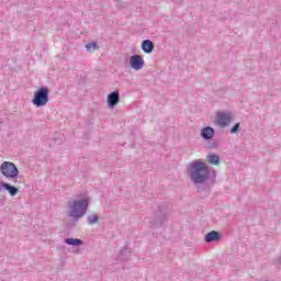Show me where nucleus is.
Returning a JSON list of instances; mask_svg holds the SVG:
<instances>
[{"mask_svg":"<svg viewBox=\"0 0 281 281\" xmlns=\"http://www.w3.org/2000/svg\"><path fill=\"white\" fill-rule=\"evenodd\" d=\"M1 190H7L9 192L10 196H16L19 194V188L15 186H12L8 182H0V192Z\"/></svg>","mask_w":281,"mask_h":281,"instance_id":"9","label":"nucleus"},{"mask_svg":"<svg viewBox=\"0 0 281 281\" xmlns=\"http://www.w3.org/2000/svg\"><path fill=\"white\" fill-rule=\"evenodd\" d=\"M144 65H145L144 57H142L140 55H132L130 57V66L135 71H139L140 69H144Z\"/></svg>","mask_w":281,"mask_h":281,"instance_id":"6","label":"nucleus"},{"mask_svg":"<svg viewBox=\"0 0 281 281\" xmlns=\"http://www.w3.org/2000/svg\"><path fill=\"white\" fill-rule=\"evenodd\" d=\"M168 221V207L166 205L158 206L150 221L151 227H161Z\"/></svg>","mask_w":281,"mask_h":281,"instance_id":"4","label":"nucleus"},{"mask_svg":"<svg viewBox=\"0 0 281 281\" xmlns=\"http://www.w3.org/2000/svg\"><path fill=\"white\" fill-rule=\"evenodd\" d=\"M206 161L211 164V166H218L221 164V156L216 154H209L206 156Z\"/></svg>","mask_w":281,"mask_h":281,"instance_id":"13","label":"nucleus"},{"mask_svg":"<svg viewBox=\"0 0 281 281\" xmlns=\"http://www.w3.org/2000/svg\"><path fill=\"white\" fill-rule=\"evenodd\" d=\"M277 265H281V256L276 259Z\"/></svg>","mask_w":281,"mask_h":281,"instance_id":"19","label":"nucleus"},{"mask_svg":"<svg viewBox=\"0 0 281 281\" xmlns=\"http://www.w3.org/2000/svg\"><path fill=\"white\" fill-rule=\"evenodd\" d=\"M47 102H49V88L41 87L34 92L32 104L41 109V106H47Z\"/></svg>","mask_w":281,"mask_h":281,"instance_id":"3","label":"nucleus"},{"mask_svg":"<svg viewBox=\"0 0 281 281\" xmlns=\"http://www.w3.org/2000/svg\"><path fill=\"white\" fill-rule=\"evenodd\" d=\"M207 148H210L211 150L214 148H218V143L216 140L210 142L207 144Z\"/></svg>","mask_w":281,"mask_h":281,"instance_id":"18","label":"nucleus"},{"mask_svg":"<svg viewBox=\"0 0 281 281\" xmlns=\"http://www.w3.org/2000/svg\"><path fill=\"white\" fill-rule=\"evenodd\" d=\"M86 49H87V52H95V49H98V43L91 42V43L87 44Z\"/></svg>","mask_w":281,"mask_h":281,"instance_id":"16","label":"nucleus"},{"mask_svg":"<svg viewBox=\"0 0 281 281\" xmlns=\"http://www.w3.org/2000/svg\"><path fill=\"white\" fill-rule=\"evenodd\" d=\"M216 120L220 126H222V128H225V126H229V122H232V114L225 112H217Z\"/></svg>","mask_w":281,"mask_h":281,"instance_id":"7","label":"nucleus"},{"mask_svg":"<svg viewBox=\"0 0 281 281\" xmlns=\"http://www.w3.org/2000/svg\"><path fill=\"white\" fill-rule=\"evenodd\" d=\"M120 102V90H115L108 94V106L109 109H115Z\"/></svg>","mask_w":281,"mask_h":281,"instance_id":"8","label":"nucleus"},{"mask_svg":"<svg viewBox=\"0 0 281 281\" xmlns=\"http://www.w3.org/2000/svg\"><path fill=\"white\" fill-rule=\"evenodd\" d=\"M87 221H88V225H95V223L100 221V217H98V215L95 214H90L88 215Z\"/></svg>","mask_w":281,"mask_h":281,"instance_id":"15","label":"nucleus"},{"mask_svg":"<svg viewBox=\"0 0 281 281\" xmlns=\"http://www.w3.org/2000/svg\"><path fill=\"white\" fill-rule=\"evenodd\" d=\"M240 128V123H236L232 128H231V134L235 135V133H238Z\"/></svg>","mask_w":281,"mask_h":281,"instance_id":"17","label":"nucleus"},{"mask_svg":"<svg viewBox=\"0 0 281 281\" xmlns=\"http://www.w3.org/2000/svg\"><path fill=\"white\" fill-rule=\"evenodd\" d=\"M201 137L202 139H213L214 138V130L212 126H206L204 128L201 130Z\"/></svg>","mask_w":281,"mask_h":281,"instance_id":"12","label":"nucleus"},{"mask_svg":"<svg viewBox=\"0 0 281 281\" xmlns=\"http://www.w3.org/2000/svg\"><path fill=\"white\" fill-rule=\"evenodd\" d=\"M0 172L7 179H16L19 177V168L14 162L4 161L0 166Z\"/></svg>","mask_w":281,"mask_h":281,"instance_id":"5","label":"nucleus"},{"mask_svg":"<svg viewBox=\"0 0 281 281\" xmlns=\"http://www.w3.org/2000/svg\"><path fill=\"white\" fill-rule=\"evenodd\" d=\"M144 54H153V50L155 49V44L150 40H144L140 45Z\"/></svg>","mask_w":281,"mask_h":281,"instance_id":"10","label":"nucleus"},{"mask_svg":"<svg viewBox=\"0 0 281 281\" xmlns=\"http://www.w3.org/2000/svg\"><path fill=\"white\" fill-rule=\"evenodd\" d=\"M188 175L198 192H210L214 180L210 179V168L201 159L193 160L188 168Z\"/></svg>","mask_w":281,"mask_h":281,"instance_id":"1","label":"nucleus"},{"mask_svg":"<svg viewBox=\"0 0 281 281\" xmlns=\"http://www.w3.org/2000/svg\"><path fill=\"white\" fill-rule=\"evenodd\" d=\"M64 243H66V245H70L71 247H80V245H83L82 239L78 238H66Z\"/></svg>","mask_w":281,"mask_h":281,"instance_id":"14","label":"nucleus"},{"mask_svg":"<svg viewBox=\"0 0 281 281\" xmlns=\"http://www.w3.org/2000/svg\"><path fill=\"white\" fill-rule=\"evenodd\" d=\"M13 183H14V186H16V183H19V181H16V180H13Z\"/></svg>","mask_w":281,"mask_h":281,"instance_id":"20","label":"nucleus"},{"mask_svg":"<svg viewBox=\"0 0 281 281\" xmlns=\"http://www.w3.org/2000/svg\"><path fill=\"white\" fill-rule=\"evenodd\" d=\"M87 210H89V199L74 200L72 202H68L67 216L74 223H78L79 218H82L87 214Z\"/></svg>","mask_w":281,"mask_h":281,"instance_id":"2","label":"nucleus"},{"mask_svg":"<svg viewBox=\"0 0 281 281\" xmlns=\"http://www.w3.org/2000/svg\"><path fill=\"white\" fill-rule=\"evenodd\" d=\"M204 240L205 243H217V240H221V234L216 231H211L205 235Z\"/></svg>","mask_w":281,"mask_h":281,"instance_id":"11","label":"nucleus"}]
</instances>
